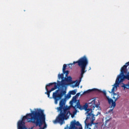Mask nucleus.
<instances>
[{
    "instance_id": "nucleus-16",
    "label": "nucleus",
    "mask_w": 129,
    "mask_h": 129,
    "mask_svg": "<svg viewBox=\"0 0 129 129\" xmlns=\"http://www.w3.org/2000/svg\"><path fill=\"white\" fill-rule=\"evenodd\" d=\"M58 79H63L64 78V73L58 75Z\"/></svg>"
},
{
    "instance_id": "nucleus-22",
    "label": "nucleus",
    "mask_w": 129,
    "mask_h": 129,
    "mask_svg": "<svg viewBox=\"0 0 129 129\" xmlns=\"http://www.w3.org/2000/svg\"><path fill=\"white\" fill-rule=\"evenodd\" d=\"M85 129H91V128L89 127V124H87Z\"/></svg>"
},
{
    "instance_id": "nucleus-15",
    "label": "nucleus",
    "mask_w": 129,
    "mask_h": 129,
    "mask_svg": "<svg viewBox=\"0 0 129 129\" xmlns=\"http://www.w3.org/2000/svg\"><path fill=\"white\" fill-rule=\"evenodd\" d=\"M76 129H82V125L79 121L76 122Z\"/></svg>"
},
{
    "instance_id": "nucleus-2",
    "label": "nucleus",
    "mask_w": 129,
    "mask_h": 129,
    "mask_svg": "<svg viewBox=\"0 0 129 129\" xmlns=\"http://www.w3.org/2000/svg\"><path fill=\"white\" fill-rule=\"evenodd\" d=\"M28 117H31L30 120H27V122H33L35 123L36 126L41 127L43 124V129H46V115L44 114V111L41 109H37L36 111H32L31 113L26 115Z\"/></svg>"
},
{
    "instance_id": "nucleus-25",
    "label": "nucleus",
    "mask_w": 129,
    "mask_h": 129,
    "mask_svg": "<svg viewBox=\"0 0 129 129\" xmlns=\"http://www.w3.org/2000/svg\"><path fill=\"white\" fill-rule=\"evenodd\" d=\"M85 124H87L86 121H85Z\"/></svg>"
},
{
    "instance_id": "nucleus-9",
    "label": "nucleus",
    "mask_w": 129,
    "mask_h": 129,
    "mask_svg": "<svg viewBox=\"0 0 129 129\" xmlns=\"http://www.w3.org/2000/svg\"><path fill=\"white\" fill-rule=\"evenodd\" d=\"M119 83H121V82L118 80L117 78L115 84L113 85V87L111 90V92H109L110 93H114L115 88H117V86L119 85Z\"/></svg>"
},
{
    "instance_id": "nucleus-10",
    "label": "nucleus",
    "mask_w": 129,
    "mask_h": 129,
    "mask_svg": "<svg viewBox=\"0 0 129 129\" xmlns=\"http://www.w3.org/2000/svg\"><path fill=\"white\" fill-rule=\"evenodd\" d=\"M73 108L74 109H77V108H79L80 110H83V106L80 105V101L79 100L78 102H77V104L74 105V106H73Z\"/></svg>"
},
{
    "instance_id": "nucleus-19",
    "label": "nucleus",
    "mask_w": 129,
    "mask_h": 129,
    "mask_svg": "<svg viewBox=\"0 0 129 129\" xmlns=\"http://www.w3.org/2000/svg\"><path fill=\"white\" fill-rule=\"evenodd\" d=\"M92 123H93V124H95V126L94 127V129L98 128V126L97 125L98 123H93V121H92Z\"/></svg>"
},
{
    "instance_id": "nucleus-5",
    "label": "nucleus",
    "mask_w": 129,
    "mask_h": 129,
    "mask_svg": "<svg viewBox=\"0 0 129 129\" xmlns=\"http://www.w3.org/2000/svg\"><path fill=\"white\" fill-rule=\"evenodd\" d=\"M120 97V96L118 94H116L115 93H113V99H114V101L112 100V99L110 98L109 97H106V99L108 100V102L109 104V105H111V108H112L110 110V111H112L113 110V109L115 106H116V101Z\"/></svg>"
},
{
    "instance_id": "nucleus-6",
    "label": "nucleus",
    "mask_w": 129,
    "mask_h": 129,
    "mask_svg": "<svg viewBox=\"0 0 129 129\" xmlns=\"http://www.w3.org/2000/svg\"><path fill=\"white\" fill-rule=\"evenodd\" d=\"M57 88H58V87L57 83L54 82L49 83L45 86V90H46V92L45 93V94H47L48 97L50 98V93Z\"/></svg>"
},
{
    "instance_id": "nucleus-17",
    "label": "nucleus",
    "mask_w": 129,
    "mask_h": 129,
    "mask_svg": "<svg viewBox=\"0 0 129 129\" xmlns=\"http://www.w3.org/2000/svg\"><path fill=\"white\" fill-rule=\"evenodd\" d=\"M67 67V64H64L62 68V72L63 74H65V71L66 70V68Z\"/></svg>"
},
{
    "instance_id": "nucleus-4",
    "label": "nucleus",
    "mask_w": 129,
    "mask_h": 129,
    "mask_svg": "<svg viewBox=\"0 0 129 129\" xmlns=\"http://www.w3.org/2000/svg\"><path fill=\"white\" fill-rule=\"evenodd\" d=\"M76 63H78L79 67L81 68V77L79 78V82H77L75 84V86L77 87L79 86V83H80V82H81V80H82L83 74L86 72V71H85V68H86V66L88 65V59H87V57L84 55L81 57L78 61H74L73 63H70L68 65H75Z\"/></svg>"
},
{
    "instance_id": "nucleus-28",
    "label": "nucleus",
    "mask_w": 129,
    "mask_h": 129,
    "mask_svg": "<svg viewBox=\"0 0 129 129\" xmlns=\"http://www.w3.org/2000/svg\"><path fill=\"white\" fill-rule=\"evenodd\" d=\"M98 113H99V112H98Z\"/></svg>"
},
{
    "instance_id": "nucleus-27",
    "label": "nucleus",
    "mask_w": 129,
    "mask_h": 129,
    "mask_svg": "<svg viewBox=\"0 0 129 129\" xmlns=\"http://www.w3.org/2000/svg\"><path fill=\"white\" fill-rule=\"evenodd\" d=\"M64 129H67V127H64Z\"/></svg>"
},
{
    "instance_id": "nucleus-12",
    "label": "nucleus",
    "mask_w": 129,
    "mask_h": 129,
    "mask_svg": "<svg viewBox=\"0 0 129 129\" xmlns=\"http://www.w3.org/2000/svg\"><path fill=\"white\" fill-rule=\"evenodd\" d=\"M129 66V61L126 62L125 65H124L121 68V72L122 73H123L124 71H127V66Z\"/></svg>"
},
{
    "instance_id": "nucleus-24",
    "label": "nucleus",
    "mask_w": 129,
    "mask_h": 129,
    "mask_svg": "<svg viewBox=\"0 0 129 129\" xmlns=\"http://www.w3.org/2000/svg\"><path fill=\"white\" fill-rule=\"evenodd\" d=\"M75 115H74V114H73V115H72V118H73V117H74V116H75Z\"/></svg>"
},
{
    "instance_id": "nucleus-8",
    "label": "nucleus",
    "mask_w": 129,
    "mask_h": 129,
    "mask_svg": "<svg viewBox=\"0 0 129 129\" xmlns=\"http://www.w3.org/2000/svg\"><path fill=\"white\" fill-rule=\"evenodd\" d=\"M92 91H95V92H99L100 93H103V95H104V96H105V97H108V96H106V91H101V90L96 89V88H94L92 89H90L86 91H85L83 92V94H86L87 93H90V92H92Z\"/></svg>"
},
{
    "instance_id": "nucleus-7",
    "label": "nucleus",
    "mask_w": 129,
    "mask_h": 129,
    "mask_svg": "<svg viewBox=\"0 0 129 129\" xmlns=\"http://www.w3.org/2000/svg\"><path fill=\"white\" fill-rule=\"evenodd\" d=\"M83 106L84 109L87 111V115L88 117H87L86 119H88V118H91H91H94V114L92 113V109L88 108V104H87V103H86Z\"/></svg>"
},
{
    "instance_id": "nucleus-20",
    "label": "nucleus",
    "mask_w": 129,
    "mask_h": 129,
    "mask_svg": "<svg viewBox=\"0 0 129 129\" xmlns=\"http://www.w3.org/2000/svg\"><path fill=\"white\" fill-rule=\"evenodd\" d=\"M75 110L73 112V114H74V115H75V114H76V113H77V109H74Z\"/></svg>"
},
{
    "instance_id": "nucleus-11",
    "label": "nucleus",
    "mask_w": 129,
    "mask_h": 129,
    "mask_svg": "<svg viewBox=\"0 0 129 129\" xmlns=\"http://www.w3.org/2000/svg\"><path fill=\"white\" fill-rule=\"evenodd\" d=\"M77 102H78V100H77V98L76 96H74L72 99V100L70 102L71 106L72 107L74 106V103L77 104Z\"/></svg>"
},
{
    "instance_id": "nucleus-14",
    "label": "nucleus",
    "mask_w": 129,
    "mask_h": 129,
    "mask_svg": "<svg viewBox=\"0 0 129 129\" xmlns=\"http://www.w3.org/2000/svg\"><path fill=\"white\" fill-rule=\"evenodd\" d=\"M91 106H93V107H99V105L95 104V100H93L91 103H90Z\"/></svg>"
},
{
    "instance_id": "nucleus-21",
    "label": "nucleus",
    "mask_w": 129,
    "mask_h": 129,
    "mask_svg": "<svg viewBox=\"0 0 129 129\" xmlns=\"http://www.w3.org/2000/svg\"><path fill=\"white\" fill-rule=\"evenodd\" d=\"M66 74V77H67L68 76V74H69V71H65V74Z\"/></svg>"
},
{
    "instance_id": "nucleus-3",
    "label": "nucleus",
    "mask_w": 129,
    "mask_h": 129,
    "mask_svg": "<svg viewBox=\"0 0 129 129\" xmlns=\"http://www.w3.org/2000/svg\"><path fill=\"white\" fill-rule=\"evenodd\" d=\"M68 84H72V78L70 76L64 80H62L61 82L57 81L56 85H57L58 89L53 93L52 97L54 100V103L57 104L58 101L62 99L64 95L67 93V87L66 85Z\"/></svg>"
},
{
    "instance_id": "nucleus-13",
    "label": "nucleus",
    "mask_w": 129,
    "mask_h": 129,
    "mask_svg": "<svg viewBox=\"0 0 129 129\" xmlns=\"http://www.w3.org/2000/svg\"><path fill=\"white\" fill-rule=\"evenodd\" d=\"M76 121L74 120L71 122L69 129H76Z\"/></svg>"
},
{
    "instance_id": "nucleus-18",
    "label": "nucleus",
    "mask_w": 129,
    "mask_h": 129,
    "mask_svg": "<svg viewBox=\"0 0 129 129\" xmlns=\"http://www.w3.org/2000/svg\"><path fill=\"white\" fill-rule=\"evenodd\" d=\"M76 92H77V90H74L70 92V94L72 95H75V94H76Z\"/></svg>"
},
{
    "instance_id": "nucleus-23",
    "label": "nucleus",
    "mask_w": 129,
    "mask_h": 129,
    "mask_svg": "<svg viewBox=\"0 0 129 129\" xmlns=\"http://www.w3.org/2000/svg\"><path fill=\"white\" fill-rule=\"evenodd\" d=\"M80 93H78L75 96H76V98H77V97H78L80 95Z\"/></svg>"
},
{
    "instance_id": "nucleus-26",
    "label": "nucleus",
    "mask_w": 129,
    "mask_h": 129,
    "mask_svg": "<svg viewBox=\"0 0 129 129\" xmlns=\"http://www.w3.org/2000/svg\"><path fill=\"white\" fill-rule=\"evenodd\" d=\"M97 115H98V114H97L96 115V116H97Z\"/></svg>"
},
{
    "instance_id": "nucleus-1",
    "label": "nucleus",
    "mask_w": 129,
    "mask_h": 129,
    "mask_svg": "<svg viewBox=\"0 0 129 129\" xmlns=\"http://www.w3.org/2000/svg\"><path fill=\"white\" fill-rule=\"evenodd\" d=\"M71 97V95H68L65 96L64 98L60 100L59 102V107H58L56 109L57 111H59L60 113L58 115L56 119L53 121V123H57L58 122L60 125H62L63 123L65 122L64 120H66L69 118V117L71 115L70 113V109L71 107L65 105V101L67 98H70Z\"/></svg>"
}]
</instances>
